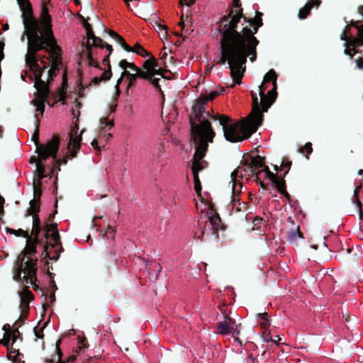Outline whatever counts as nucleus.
Returning a JSON list of instances; mask_svg holds the SVG:
<instances>
[{"label": "nucleus", "instance_id": "1", "mask_svg": "<svg viewBox=\"0 0 363 363\" xmlns=\"http://www.w3.org/2000/svg\"><path fill=\"white\" fill-rule=\"evenodd\" d=\"M235 13L232 14L230 20H225L223 28V38L221 41V58L220 62L224 64L227 62L230 75L236 84H240L241 77L245 70L247 57L250 60L254 62L256 60V47L258 40L254 36L257 29L262 26L260 17L255 16L251 19L250 23L253 24L254 28L252 30L247 26H242L240 32L239 23L242 18V13L239 8L235 11Z\"/></svg>", "mask_w": 363, "mask_h": 363}, {"label": "nucleus", "instance_id": "2", "mask_svg": "<svg viewBox=\"0 0 363 363\" xmlns=\"http://www.w3.org/2000/svg\"><path fill=\"white\" fill-rule=\"evenodd\" d=\"M24 26L28 38V51L26 56L27 63L30 65L33 62H38L35 59V53L44 48H48V52L52 57L51 68L49 74H52L57 65L60 64L59 55L60 49L56 45L51 31V18L48 10L43 6L40 16V30L37 22L29 23Z\"/></svg>", "mask_w": 363, "mask_h": 363}, {"label": "nucleus", "instance_id": "3", "mask_svg": "<svg viewBox=\"0 0 363 363\" xmlns=\"http://www.w3.org/2000/svg\"><path fill=\"white\" fill-rule=\"evenodd\" d=\"M253 106L250 116L242 122H232L227 116H220L218 121L225 138L231 143L242 141L256 132L262 124L263 113L259 108L258 98L252 93Z\"/></svg>", "mask_w": 363, "mask_h": 363}, {"label": "nucleus", "instance_id": "4", "mask_svg": "<svg viewBox=\"0 0 363 363\" xmlns=\"http://www.w3.org/2000/svg\"><path fill=\"white\" fill-rule=\"evenodd\" d=\"M191 130L192 137L200 139V144L196 150L192 162V172L195 176L206 167V163L202 160V158L205 156L208 143L213 141L215 133L211 123L206 119L201 121L199 125H193Z\"/></svg>", "mask_w": 363, "mask_h": 363}, {"label": "nucleus", "instance_id": "5", "mask_svg": "<svg viewBox=\"0 0 363 363\" xmlns=\"http://www.w3.org/2000/svg\"><path fill=\"white\" fill-rule=\"evenodd\" d=\"M29 67L35 77V87L37 91L36 93H35L34 99L30 101V104L34 107H36V112L43 115L45 109V102L48 94V87L46 81H48L49 78L52 77L55 71L58 69V65L51 75L49 74L48 71V75L44 77L43 73L45 69V67L44 65L43 67H40L38 62H33Z\"/></svg>", "mask_w": 363, "mask_h": 363}, {"label": "nucleus", "instance_id": "6", "mask_svg": "<svg viewBox=\"0 0 363 363\" xmlns=\"http://www.w3.org/2000/svg\"><path fill=\"white\" fill-rule=\"evenodd\" d=\"M38 259L17 258L13 264L12 277L13 281L26 287L36 288Z\"/></svg>", "mask_w": 363, "mask_h": 363}, {"label": "nucleus", "instance_id": "7", "mask_svg": "<svg viewBox=\"0 0 363 363\" xmlns=\"http://www.w3.org/2000/svg\"><path fill=\"white\" fill-rule=\"evenodd\" d=\"M277 75L273 69L269 70L264 77L262 83L252 91L258 98L259 108L264 113L267 112L277 98Z\"/></svg>", "mask_w": 363, "mask_h": 363}, {"label": "nucleus", "instance_id": "8", "mask_svg": "<svg viewBox=\"0 0 363 363\" xmlns=\"http://www.w3.org/2000/svg\"><path fill=\"white\" fill-rule=\"evenodd\" d=\"M158 65L153 57L144 62L143 69H140V77L150 79L152 84L159 86V81L163 78V73L161 69L157 68Z\"/></svg>", "mask_w": 363, "mask_h": 363}, {"label": "nucleus", "instance_id": "9", "mask_svg": "<svg viewBox=\"0 0 363 363\" xmlns=\"http://www.w3.org/2000/svg\"><path fill=\"white\" fill-rule=\"evenodd\" d=\"M84 27L86 30V43L85 47L87 52V57L91 60L93 58V52L91 51L92 48H103L104 43L102 40L96 37L93 33L91 25L87 23H84Z\"/></svg>", "mask_w": 363, "mask_h": 363}, {"label": "nucleus", "instance_id": "10", "mask_svg": "<svg viewBox=\"0 0 363 363\" xmlns=\"http://www.w3.org/2000/svg\"><path fill=\"white\" fill-rule=\"evenodd\" d=\"M252 164L255 168H261L258 171V174L259 177H263L264 178L269 179L272 182L275 184L277 186L281 185L282 181L281 179L278 178L274 173L271 172L268 167L264 166L263 159L259 157H255L252 159Z\"/></svg>", "mask_w": 363, "mask_h": 363}, {"label": "nucleus", "instance_id": "11", "mask_svg": "<svg viewBox=\"0 0 363 363\" xmlns=\"http://www.w3.org/2000/svg\"><path fill=\"white\" fill-rule=\"evenodd\" d=\"M59 148V139L52 137L45 145L38 147L37 152L40 160H45L48 157H55Z\"/></svg>", "mask_w": 363, "mask_h": 363}, {"label": "nucleus", "instance_id": "12", "mask_svg": "<svg viewBox=\"0 0 363 363\" xmlns=\"http://www.w3.org/2000/svg\"><path fill=\"white\" fill-rule=\"evenodd\" d=\"M82 131H79V128L76 127L72 130L70 134L69 142L67 145V153L72 157H75L81 147Z\"/></svg>", "mask_w": 363, "mask_h": 363}, {"label": "nucleus", "instance_id": "13", "mask_svg": "<svg viewBox=\"0 0 363 363\" xmlns=\"http://www.w3.org/2000/svg\"><path fill=\"white\" fill-rule=\"evenodd\" d=\"M38 243L37 238H28L26 240V245L22 252L18 256L17 258H30L37 259L36 257V247Z\"/></svg>", "mask_w": 363, "mask_h": 363}, {"label": "nucleus", "instance_id": "14", "mask_svg": "<svg viewBox=\"0 0 363 363\" xmlns=\"http://www.w3.org/2000/svg\"><path fill=\"white\" fill-rule=\"evenodd\" d=\"M18 4L22 12V18L24 26H28L29 23L37 22L32 18L31 5L28 0H17Z\"/></svg>", "mask_w": 363, "mask_h": 363}, {"label": "nucleus", "instance_id": "15", "mask_svg": "<svg viewBox=\"0 0 363 363\" xmlns=\"http://www.w3.org/2000/svg\"><path fill=\"white\" fill-rule=\"evenodd\" d=\"M137 2L135 14L145 20H148L154 14V9L152 6V1L150 3H140Z\"/></svg>", "mask_w": 363, "mask_h": 363}, {"label": "nucleus", "instance_id": "16", "mask_svg": "<svg viewBox=\"0 0 363 363\" xmlns=\"http://www.w3.org/2000/svg\"><path fill=\"white\" fill-rule=\"evenodd\" d=\"M59 243L54 242V243H48L44 247L43 255L45 257H48L50 259L57 260L60 257Z\"/></svg>", "mask_w": 363, "mask_h": 363}, {"label": "nucleus", "instance_id": "17", "mask_svg": "<svg viewBox=\"0 0 363 363\" xmlns=\"http://www.w3.org/2000/svg\"><path fill=\"white\" fill-rule=\"evenodd\" d=\"M154 29L158 33V35L161 40L163 41L164 44L166 43L169 45L170 42H169V35L167 33V27L164 25H162L160 20L155 22L153 26Z\"/></svg>", "mask_w": 363, "mask_h": 363}, {"label": "nucleus", "instance_id": "18", "mask_svg": "<svg viewBox=\"0 0 363 363\" xmlns=\"http://www.w3.org/2000/svg\"><path fill=\"white\" fill-rule=\"evenodd\" d=\"M357 37L350 38L347 40L345 45H349L351 46H360L363 45V25L357 26Z\"/></svg>", "mask_w": 363, "mask_h": 363}, {"label": "nucleus", "instance_id": "19", "mask_svg": "<svg viewBox=\"0 0 363 363\" xmlns=\"http://www.w3.org/2000/svg\"><path fill=\"white\" fill-rule=\"evenodd\" d=\"M46 239H50L51 241L57 242L59 241V234L57 231L56 224H49L46 225Z\"/></svg>", "mask_w": 363, "mask_h": 363}, {"label": "nucleus", "instance_id": "20", "mask_svg": "<svg viewBox=\"0 0 363 363\" xmlns=\"http://www.w3.org/2000/svg\"><path fill=\"white\" fill-rule=\"evenodd\" d=\"M230 319L229 318H225L223 321L219 323L218 325V330L219 333L225 335L230 333Z\"/></svg>", "mask_w": 363, "mask_h": 363}, {"label": "nucleus", "instance_id": "21", "mask_svg": "<svg viewBox=\"0 0 363 363\" xmlns=\"http://www.w3.org/2000/svg\"><path fill=\"white\" fill-rule=\"evenodd\" d=\"M109 35L113 39L115 40L116 42H118L120 45L121 46V48L127 51V52H130V48L129 47V45L125 42V40H123V38L120 36L119 35H118L116 33L112 31V30H109L108 31Z\"/></svg>", "mask_w": 363, "mask_h": 363}, {"label": "nucleus", "instance_id": "22", "mask_svg": "<svg viewBox=\"0 0 363 363\" xmlns=\"http://www.w3.org/2000/svg\"><path fill=\"white\" fill-rule=\"evenodd\" d=\"M301 238L300 232L298 229L291 230L288 234V241L290 243H294L298 238Z\"/></svg>", "mask_w": 363, "mask_h": 363}, {"label": "nucleus", "instance_id": "23", "mask_svg": "<svg viewBox=\"0 0 363 363\" xmlns=\"http://www.w3.org/2000/svg\"><path fill=\"white\" fill-rule=\"evenodd\" d=\"M87 21H94V23H95V27L99 29V30H101V31L103 32H106V28L104 27V26L102 24L101 21L97 18V16H96L95 15L93 14V16L92 17H87Z\"/></svg>", "mask_w": 363, "mask_h": 363}, {"label": "nucleus", "instance_id": "24", "mask_svg": "<svg viewBox=\"0 0 363 363\" xmlns=\"http://www.w3.org/2000/svg\"><path fill=\"white\" fill-rule=\"evenodd\" d=\"M39 203L38 201L33 199L30 202V208L28 209L29 214L35 216V213L39 211Z\"/></svg>", "mask_w": 363, "mask_h": 363}, {"label": "nucleus", "instance_id": "25", "mask_svg": "<svg viewBox=\"0 0 363 363\" xmlns=\"http://www.w3.org/2000/svg\"><path fill=\"white\" fill-rule=\"evenodd\" d=\"M101 124L104 130H111L113 125V120L108 118H103L101 119Z\"/></svg>", "mask_w": 363, "mask_h": 363}, {"label": "nucleus", "instance_id": "26", "mask_svg": "<svg viewBox=\"0 0 363 363\" xmlns=\"http://www.w3.org/2000/svg\"><path fill=\"white\" fill-rule=\"evenodd\" d=\"M130 52H135L141 56H148L147 52L139 44H136L133 48H130Z\"/></svg>", "mask_w": 363, "mask_h": 363}, {"label": "nucleus", "instance_id": "27", "mask_svg": "<svg viewBox=\"0 0 363 363\" xmlns=\"http://www.w3.org/2000/svg\"><path fill=\"white\" fill-rule=\"evenodd\" d=\"M311 9V4H306L304 7L300 9L298 13V18L300 19H303L307 17V16L310 13V10Z\"/></svg>", "mask_w": 363, "mask_h": 363}, {"label": "nucleus", "instance_id": "28", "mask_svg": "<svg viewBox=\"0 0 363 363\" xmlns=\"http://www.w3.org/2000/svg\"><path fill=\"white\" fill-rule=\"evenodd\" d=\"M7 232H9L11 235H14L17 237H23V238L28 237L27 233L26 231L23 230L22 229L14 230V229L7 228Z\"/></svg>", "mask_w": 363, "mask_h": 363}, {"label": "nucleus", "instance_id": "29", "mask_svg": "<svg viewBox=\"0 0 363 363\" xmlns=\"http://www.w3.org/2000/svg\"><path fill=\"white\" fill-rule=\"evenodd\" d=\"M194 189L199 195H200V192L201 191V185L200 180L199 179V175L194 176Z\"/></svg>", "mask_w": 363, "mask_h": 363}, {"label": "nucleus", "instance_id": "30", "mask_svg": "<svg viewBox=\"0 0 363 363\" xmlns=\"http://www.w3.org/2000/svg\"><path fill=\"white\" fill-rule=\"evenodd\" d=\"M130 72H131L128 71V69H123V72H122L121 77L118 79L117 83L116 84V91L118 93H119V84L122 82L123 77L124 76L128 77V73H130Z\"/></svg>", "mask_w": 363, "mask_h": 363}, {"label": "nucleus", "instance_id": "31", "mask_svg": "<svg viewBox=\"0 0 363 363\" xmlns=\"http://www.w3.org/2000/svg\"><path fill=\"white\" fill-rule=\"evenodd\" d=\"M119 67L123 69H128L129 67H133V63L126 60H122L119 62Z\"/></svg>", "mask_w": 363, "mask_h": 363}, {"label": "nucleus", "instance_id": "32", "mask_svg": "<svg viewBox=\"0 0 363 363\" xmlns=\"http://www.w3.org/2000/svg\"><path fill=\"white\" fill-rule=\"evenodd\" d=\"M137 77H140V72H135V71L133 70L130 73H128V79L130 80L129 86H130L132 82L135 80Z\"/></svg>", "mask_w": 363, "mask_h": 363}, {"label": "nucleus", "instance_id": "33", "mask_svg": "<svg viewBox=\"0 0 363 363\" xmlns=\"http://www.w3.org/2000/svg\"><path fill=\"white\" fill-rule=\"evenodd\" d=\"M6 338L7 337H4L3 339L0 340V342L4 346H6L8 350H9L11 352L13 350V346H11V342L8 340Z\"/></svg>", "mask_w": 363, "mask_h": 363}, {"label": "nucleus", "instance_id": "34", "mask_svg": "<svg viewBox=\"0 0 363 363\" xmlns=\"http://www.w3.org/2000/svg\"><path fill=\"white\" fill-rule=\"evenodd\" d=\"M163 64L166 68L168 67L169 65H174V57L172 55H169L166 58V60L163 61Z\"/></svg>", "mask_w": 363, "mask_h": 363}, {"label": "nucleus", "instance_id": "35", "mask_svg": "<svg viewBox=\"0 0 363 363\" xmlns=\"http://www.w3.org/2000/svg\"><path fill=\"white\" fill-rule=\"evenodd\" d=\"M23 295L24 301H29L32 299V294L28 289L23 290Z\"/></svg>", "mask_w": 363, "mask_h": 363}, {"label": "nucleus", "instance_id": "36", "mask_svg": "<svg viewBox=\"0 0 363 363\" xmlns=\"http://www.w3.org/2000/svg\"><path fill=\"white\" fill-rule=\"evenodd\" d=\"M18 336H19L18 331H17L16 330H12V336H11V346H13V345L16 343Z\"/></svg>", "mask_w": 363, "mask_h": 363}, {"label": "nucleus", "instance_id": "37", "mask_svg": "<svg viewBox=\"0 0 363 363\" xmlns=\"http://www.w3.org/2000/svg\"><path fill=\"white\" fill-rule=\"evenodd\" d=\"M210 221L212 223V225H218V223L220 222V219L217 214H213V216H211Z\"/></svg>", "mask_w": 363, "mask_h": 363}, {"label": "nucleus", "instance_id": "38", "mask_svg": "<svg viewBox=\"0 0 363 363\" xmlns=\"http://www.w3.org/2000/svg\"><path fill=\"white\" fill-rule=\"evenodd\" d=\"M33 216V227L35 228H40V220L38 217L36 216Z\"/></svg>", "mask_w": 363, "mask_h": 363}, {"label": "nucleus", "instance_id": "39", "mask_svg": "<svg viewBox=\"0 0 363 363\" xmlns=\"http://www.w3.org/2000/svg\"><path fill=\"white\" fill-rule=\"evenodd\" d=\"M356 67L358 69H363V57H358L356 60Z\"/></svg>", "mask_w": 363, "mask_h": 363}, {"label": "nucleus", "instance_id": "40", "mask_svg": "<svg viewBox=\"0 0 363 363\" xmlns=\"http://www.w3.org/2000/svg\"><path fill=\"white\" fill-rule=\"evenodd\" d=\"M272 340V336L269 335V333L265 332L262 335V340L264 342H271Z\"/></svg>", "mask_w": 363, "mask_h": 363}, {"label": "nucleus", "instance_id": "41", "mask_svg": "<svg viewBox=\"0 0 363 363\" xmlns=\"http://www.w3.org/2000/svg\"><path fill=\"white\" fill-rule=\"evenodd\" d=\"M37 170H38V177L40 178H43L45 177L43 174H44V168L41 164L37 165Z\"/></svg>", "mask_w": 363, "mask_h": 363}, {"label": "nucleus", "instance_id": "42", "mask_svg": "<svg viewBox=\"0 0 363 363\" xmlns=\"http://www.w3.org/2000/svg\"><path fill=\"white\" fill-rule=\"evenodd\" d=\"M345 53L346 55H348L350 56V57L352 58L355 53H357V51L354 50V49H350V48H347L345 50Z\"/></svg>", "mask_w": 363, "mask_h": 363}, {"label": "nucleus", "instance_id": "43", "mask_svg": "<svg viewBox=\"0 0 363 363\" xmlns=\"http://www.w3.org/2000/svg\"><path fill=\"white\" fill-rule=\"evenodd\" d=\"M111 71L109 69V70L106 71V72H104V74H102L101 78L104 80H107V79H109L111 78Z\"/></svg>", "mask_w": 363, "mask_h": 363}, {"label": "nucleus", "instance_id": "44", "mask_svg": "<svg viewBox=\"0 0 363 363\" xmlns=\"http://www.w3.org/2000/svg\"><path fill=\"white\" fill-rule=\"evenodd\" d=\"M195 0H180L181 4H184L187 6L192 5Z\"/></svg>", "mask_w": 363, "mask_h": 363}, {"label": "nucleus", "instance_id": "45", "mask_svg": "<svg viewBox=\"0 0 363 363\" xmlns=\"http://www.w3.org/2000/svg\"><path fill=\"white\" fill-rule=\"evenodd\" d=\"M40 228H35V227H33V229H32V235H34V238H38V235L40 233Z\"/></svg>", "mask_w": 363, "mask_h": 363}, {"label": "nucleus", "instance_id": "46", "mask_svg": "<svg viewBox=\"0 0 363 363\" xmlns=\"http://www.w3.org/2000/svg\"><path fill=\"white\" fill-rule=\"evenodd\" d=\"M281 340V338L279 335H276L274 337H272V340H271V342L275 343L276 345H279Z\"/></svg>", "mask_w": 363, "mask_h": 363}, {"label": "nucleus", "instance_id": "47", "mask_svg": "<svg viewBox=\"0 0 363 363\" xmlns=\"http://www.w3.org/2000/svg\"><path fill=\"white\" fill-rule=\"evenodd\" d=\"M170 45H171V43L169 45H168L166 43V44H164V48L162 52H166V53H169V55H171L172 51H171V49L169 48Z\"/></svg>", "mask_w": 363, "mask_h": 363}, {"label": "nucleus", "instance_id": "48", "mask_svg": "<svg viewBox=\"0 0 363 363\" xmlns=\"http://www.w3.org/2000/svg\"><path fill=\"white\" fill-rule=\"evenodd\" d=\"M12 336V331H6L4 337H7L6 339L11 342Z\"/></svg>", "mask_w": 363, "mask_h": 363}, {"label": "nucleus", "instance_id": "49", "mask_svg": "<svg viewBox=\"0 0 363 363\" xmlns=\"http://www.w3.org/2000/svg\"><path fill=\"white\" fill-rule=\"evenodd\" d=\"M128 70L130 71V72H133L134 70L135 72H140V69H138L133 63V67H129L128 68Z\"/></svg>", "mask_w": 363, "mask_h": 363}, {"label": "nucleus", "instance_id": "50", "mask_svg": "<svg viewBox=\"0 0 363 363\" xmlns=\"http://www.w3.org/2000/svg\"><path fill=\"white\" fill-rule=\"evenodd\" d=\"M124 2L125 3V4L127 5V6L131 10L133 11V9L131 8V5H130V3L132 1H139V0H123Z\"/></svg>", "mask_w": 363, "mask_h": 363}, {"label": "nucleus", "instance_id": "51", "mask_svg": "<svg viewBox=\"0 0 363 363\" xmlns=\"http://www.w3.org/2000/svg\"><path fill=\"white\" fill-rule=\"evenodd\" d=\"M305 149L307 151L308 154H310L312 152V147L311 143H306L305 145Z\"/></svg>", "mask_w": 363, "mask_h": 363}, {"label": "nucleus", "instance_id": "52", "mask_svg": "<svg viewBox=\"0 0 363 363\" xmlns=\"http://www.w3.org/2000/svg\"><path fill=\"white\" fill-rule=\"evenodd\" d=\"M91 144L94 148L100 150V147L98 146V141L96 139L93 140Z\"/></svg>", "mask_w": 363, "mask_h": 363}, {"label": "nucleus", "instance_id": "53", "mask_svg": "<svg viewBox=\"0 0 363 363\" xmlns=\"http://www.w3.org/2000/svg\"><path fill=\"white\" fill-rule=\"evenodd\" d=\"M169 53L162 52L161 53V60L162 62L166 60V58L169 56Z\"/></svg>", "mask_w": 363, "mask_h": 363}, {"label": "nucleus", "instance_id": "54", "mask_svg": "<svg viewBox=\"0 0 363 363\" xmlns=\"http://www.w3.org/2000/svg\"><path fill=\"white\" fill-rule=\"evenodd\" d=\"M320 2L319 0H311V6H318L319 5Z\"/></svg>", "mask_w": 363, "mask_h": 363}, {"label": "nucleus", "instance_id": "55", "mask_svg": "<svg viewBox=\"0 0 363 363\" xmlns=\"http://www.w3.org/2000/svg\"><path fill=\"white\" fill-rule=\"evenodd\" d=\"M106 48L108 50V52H109L108 54L110 55L112 52V51H113L111 45H108V44H106Z\"/></svg>", "mask_w": 363, "mask_h": 363}, {"label": "nucleus", "instance_id": "56", "mask_svg": "<svg viewBox=\"0 0 363 363\" xmlns=\"http://www.w3.org/2000/svg\"><path fill=\"white\" fill-rule=\"evenodd\" d=\"M213 214H216V213L215 212H213V210H211V212L208 213V217L209 218L210 220H211V216H213Z\"/></svg>", "mask_w": 363, "mask_h": 363}, {"label": "nucleus", "instance_id": "57", "mask_svg": "<svg viewBox=\"0 0 363 363\" xmlns=\"http://www.w3.org/2000/svg\"><path fill=\"white\" fill-rule=\"evenodd\" d=\"M341 39H342V40H346V37H345V30H344L343 33L342 34V35H341Z\"/></svg>", "mask_w": 363, "mask_h": 363}, {"label": "nucleus", "instance_id": "58", "mask_svg": "<svg viewBox=\"0 0 363 363\" xmlns=\"http://www.w3.org/2000/svg\"><path fill=\"white\" fill-rule=\"evenodd\" d=\"M216 96V94H212L211 96V99H213Z\"/></svg>", "mask_w": 363, "mask_h": 363}, {"label": "nucleus", "instance_id": "59", "mask_svg": "<svg viewBox=\"0 0 363 363\" xmlns=\"http://www.w3.org/2000/svg\"><path fill=\"white\" fill-rule=\"evenodd\" d=\"M179 25L182 27L184 26V22L183 21L179 22Z\"/></svg>", "mask_w": 363, "mask_h": 363}, {"label": "nucleus", "instance_id": "60", "mask_svg": "<svg viewBox=\"0 0 363 363\" xmlns=\"http://www.w3.org/2000/svg\"><path fill=\"white\" fill-rule=\"evenodd\" d=\"M358 174H363V170H362V169L359 170V171L358 172Z\"/></svg>", "mask_w": 363, "mask_h": 363}, {"label": "nucleus", "instance_id": "61", "mask_svg": "<svg viewBox=\"0 0 363 363\" xmlns=\"http://www.w3.org/2000/svg\"><path fill=\"white\" fill-rule=\"evenodd\" d=\"M261 315V317H262L263 319H264V318H265V317H266V315H264V314H262V315Z\"/></svg>", "mask_w": 363, "mask_h": 363}, {"label": "nucleus", "instance_id": "62", "mask_svg": "<svg viewBox=\"0 0 363 363\" xmlns=\"http://www.w3.org/2000/svg\"><path fill=\"white\" fill-rule=\"evenodd\" d=\"M267 324H268V320H266V323H264V327H265V325H267Z\"/></svg>", "mask_w": 363, "mask_h": 363}, {"label": "nucleus", "instance_id": "63", "mask_svg": "<svg viewBox=\"0 0 363 363\" xmlns=\"http://www.w3.org/2000/svg\"><path fill=\"white\" fill-rule=\"evenodd\" d=\"M74 1H75V3H76V4H79V0H74Z\"/></svg>", "mask_w": 363, "mask_h": 363}, {"label": "nucleus", "instance_id": "64", "mask_svg": "<svg viewBox=\"0 0 363 363\" xmlns=\"http://www.w3.org/2000/svg\"><path fill=\"white\" fill-rule=\"evenodd\" d=\"M13 352H14V353H17V352H18V351H17L16 349H13Z\"/></svg>", "mask_w": 363, "mask_h": 363}]
</instances>
